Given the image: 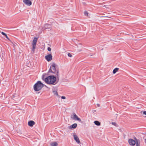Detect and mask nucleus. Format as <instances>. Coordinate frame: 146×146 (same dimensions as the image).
<instances>
[{
  "mask_svg": "<svg viewBox=\"0 0 146 146\" xmlns=\"http://www.w3.org/2000/svg\"><path fill=\"white\" fill-rule=\"evenodd\" d=\"M56 76L54 75L49 76L45 78V82L49 84L54 85L56 81Z\"/></svg>",
  "mask_w": 146,
  "mask_h": 146,
  "instance_id": "f257e3e1",
  "label": "nucleus"
},
{
  "mask_svg": "<svg viewBox=\"0 0 146 146\" xmlns=\"http://www.w3.org/2000/svg\"><path fill=\"white\" fill-rule=\"evenodd\" d=\"M73 136L74 139V140L76 141V142L78 144L80 143V141L79 140V138L77 136V135H74Z\"/></svg>",
  "mask_w": 146,
  "mask_h": 146,
  "instance_id": "6e6552de",
  "label": "nucleus"
},
{
  "mask_svg": "<svg viewBox=\"0 0 146 146\" xmlns=\"http://www.w3.org/2000/svg\"><path fill=\"white\" fill-rule=\"evenodd\" d=\"M44 85L40 81H38L34 85V90L35 91H38L41 90Z\"/></svg>",
  "mask_w": 146,
  "mask_h": 146,
  "instance_id": "f03ea898",
  "label": "nucleus"
},
{
  "mask_svg": "<svg viewBox=\"0 0 146 146\" xmlns=\"http://www.w3.org/2000/svg\"><path fill=\"white\" fill-rule=\"evenodd\" d=\"M61 98L63 99H66V97L64 96H62L61 97Z\"/></svg>",
  "mask_w": 146,
  "mask_h": 146,
  "instance_id": "a878e982",
  "label": "nucleus"
},
{
  "mask_svg": "<svg viewBox=\"0 0 146 146\" xmlns=\"http://www.w3.org/2000/svg\"><path fill=\"white\" fill-rule=\"evenodd\" d=\"M23 2L25 5L30 6L32 5V2L29 0H23Z\"/></svg>",
  "mask_w": 146,
  "mask_h": 146,
  "instance_id": "423d86ee",
  "label": "nucleus"
},
{
  "mask_svg": "<svg viewBox=\"0 0 146 146\" xmlns=\"http://www.w3.org/2000/svg\"><path fill=\"white\" fill-rule=\"evenodd\" d=\"M68 56L70 57H71L72 56V55L70 53H68Z\"/></svg>",
  "mask_w": 146,
  "mask_h": 146,
  "instance_id": "412c9836",
  "label": "nucleus"
},
{
  "mask_svg": "<svg viewBox=\"0 0 146 146\" xmlns=\"http://www.w3.org/2000/svg\"><path fill=\"white\" fill-rule=\"evenodd\" d=\"M45 58L48 62L50 61L52 59V56L50 54H48V55L45 56Z\"/></svg>",
  "mask_w": 146,
  "mask_h": 146,
  "instance_id": "20e7f679",
  "label": "nucleus"
},
{
  "mask_svg": "<svg viewBox=\"0 0 146 146\" xmlns=\"http://www.w3.org/2000/svg\"><path fill=\"white\" fill-rule=\"evenodd\" d=\"M79 50V51H81V50Z\"/></svg>",
  "mask_w": 146,
  "mask_h": 146,
  "instance_id": "7c9ffc66",
  "label": "nucleus"
},
{
  "mask_svg": "<svg viewBox=\"0 0 146 146\" xmlns=\"http://www.w3.org/2000/svg\"><path fill=\"white\" fill-rule=\"evenodd\" d=\"M136 146H140V141H138V140L136 142Z\"/></svg>",
  "mask_w": 146,
  "mask_h": 146,
  "instance_id": "a211bd4d",
  "label": "nucleus"
},
{
  "mask_svg": "<svg viewBox=\"0 0 146 146\" xmlns=\"http://www.w3.org/2000/svg\"><path fill=\"white\" fill-rule=\"evenodd\" d=\"M35 122L32 120H31L29 121L28 122V125L31 127H33V126L35 125Z\"/></svg>",
  "mask_w": 146,
  "mask_h": 146,
  "instance_id": "1a4fd4ad",
  "label": "nucleus"
},
{
  "mask_svg": "<svg viewBox=\"0 0 146 146\" xmlns=\"http://www.w3.org/2000/svg\"><path fill=\"white\" fill-rule=\"evenodd\" d=\"M96 111V110H95V111Z\"/></svg>",
  "mask_w": 146,
  "mask_h": 146,
  "instance_id": "2f4dec72",
  "label": "nucleus"
},
{
  "mask_svg": "<svg viewBox=\"0 0 146 146\" xmlns=\"http://www.w3.org/2000/svg\"><path fill=\"white\" fill-rule=\"evenodd\" d=\"M119 68H116L114 69L113 70V74H115L117 71H118Z\"/></svg>",
  "mask_w": 146,
  "mask_h": 146,
  "instance_id": "2eb2a0df",
  "label": "nucleus"
},
{
  "mask_svg": "<svg viewBox=\"0 0 146 146\" xmlns=\"http://www.w3.org/2000/svg\"><path fill=\"white\" fill-rule=\"evenodd\" d=\"M51 146H57L58 144L56 142H54L51 143Z\"/></svg>",
  "mask_w": 146,
  "mask_h": 146,
  "instance_id": "4468645a",
  "label": "nucleus"
},
{
  "mask_svg": "<svg viewBox=\"0 0 146 146\" xmlns=\"http://www.w3.org/2000/svg\"><path fill=\"white\" fill-rule=\"evenodd\" d=\"M15 96L13 95L12 96V99H14L15 98Z\"/></svg>",
  "mask_w": 146,
  "mask_h": 146,
  "instance_id": "cd10ccee",
  "label": "nucleus"
},
{
  "mask_svg": "<svg viewBox=\"0 0 146 146\" xmlns=\"http://www.w3.org/2000/svg\"><path fill=\"white\" fill-rule=\"evenodd\" d=\"M84 15H85V16H88V12L87 11H85L84 12Z\"/></svg>",
  "mask_w": 146,
  "mask_h": 146,
  "instance_id": "6ab92c4d",
  "label": "nucleus"
},
{
  "mask_svg": "<svg viewBox=\"0 0 146 146\" xmlns=\"http://www.w3.org/2000/svg\"><path fill=\"white\" fill-rule=\"evenodd\" d=\"M128 141L129 144L131 145L134 146L136 143V141L132 139H129Z\"/></svg>",
  "mask_w": 146,
  "mask_h": 146,
  "instance_id": "39448f33",
  "label": "nucleus"
},
{
  "mask_svg": "<svg viewBox=\"0 0 146 146\" xmlns=\"http://www.w3.org/2000/svg\"><path fill=\"white\" fill-rule=\"evenodd\" d=\"M50 25L48 24H46L44 25V28L45 29H50Z\"/></svg>",
  "mask_w": 146,
  "mask_h": 146,
  "instance_id": "9b49d317",
  "label": "nucleus"
},
{
  "mask_svg": "<svg viewBox=\"0 0 146 146\" xmlns=\"http://www.w3.org/2000/svg\"><path fill=\"white\" fill-rule=\"evenodd\" d=\"M96 111V110H95V111Z\"/></svg>",
  "mask_w": 146,
  "mask_h": 146,
  "instance_id": "473e14b6",
  "label": "nucleus"
},
{
  "mask_svg": "<svg viewBox=\"0 0 146 146\" xmlns=\"http://www.w3.org/2000/svg\"><path fill=\"white\" fill-rule=\"evenodd\" d=\"M73 115H74L73 117H71L72 118L76 120L80 121H81V119L79 118L75 113H74Z\"/></svg>",
  "mask_w": 146,
  "mask_h": 146,
  "instance_id": "0eeeda50",
  "label": "nucleus"
},
{
  "mask_svg": "<svg viewBox=\"0 0 146 146\" xmlns=\"http://www.w3.org/2000/svg\"><path fill=\"white\" fill-rule=\"evenodd\" d=\"M47 50L48 51H50L51 50V48H50L48 47L47 48Z\"/></svg>",
  "mask_w": 146,
  "mask_h": 146,
  "instance_id": "b1692460",
  "label": "nucleus"
},
{
  "mask_svg": "<svg viewBox=\"0 0 146 146\" xmlns=\"http://www.w3.org/2000/svg\"><path fill=\"white\" fill-rule=\"evenodd\" d=\"M1 33L2 34V35H3L5 36V37H6V38H7L8 40H9V39L8 37L7 34H6V33H5L3 32H1Z\"/></svg>",
  "mask_w": 146,
  "mask_h": 146,
  "instance_id": "dca6fc26",
  "label": "nucleus"
},
{
  "mask_svg": "<svg viewBox=\"0 0 146 146\" xmlns=\"http://www.w3.org/2000/svg\"><path fill=\"white\" fill-rule=\"evenodd\" d=\"M96 105L98 107H99L100 106V105L99 104H97Z\"/></svg>",
  "mask_w": 146,
  "mask_h": 146,
  "instance_id": "bb28decb",
  "label": "nucleus"
},
{
  "mask_svg": "<svg viewBox=\"0 0 146 146\" xmlns=\"http://www.w3.org/2000/svg\"><path fill=\"white\" fill-rule=\"evenodd\" d=\"M53 92L54 95H56L57 96H58V92L56 91H53Z\"/></svg>",
  "mask_w": 146,
  "mask_h": 146,
  "instance_id": "aec40b11",
  "label": "nucleus"
},
{
  "mask_svg": "<svg viewBox=\"0 0 146 146\" xmlns=\"http://www.w3.org/2000/svg\"><path fill=\"white\" fill-rule=\"evenodd\" d=\"M94 123L97 126H100L101 125V123L98 121H95L94 122Z\"/></svg>",
  "mask_w": 146,
  "mask_h": 146,
  "instance_id": "ddd939ff",
  "label": "nucleus"
},
{
  "mask_svg": "<svg viewBox=\"0 0 146 146\" xmlns=\"http://www.w3.org/2000/svg\"><path fill=\"white\" fill-rule=\"evenodd\" d=\"M116 124V123H115V122H112V124L113 125H115Z\"/></svg>",
  "mask_w": 146,
  "mask_h": 146,
  "instance_id": "c85d7f7f",
  "label": "nucleus"
},
{
  "mask_svg": "<svg viewBox=\"0 0 146 146\" xmlns=\"http://www.w3.org/2000/svg\"><path fill=\"white\" fill-rule=\"evenodd\" d=\"M36 44H33V48L32 49V51L34 52L35 51V48L36 47Z\"/></svg>",
  "mask_w": 146,
  "mask_h": 146,
  "instance_id": "f3484780",
  "label": "nucleus"
},
{
  "mask_svg": "<svg viewBox=\"0 0 146 146\" xmlns=\"http://www.w3.org/2000/svg\"><path fill=\"white\" fill-rule=\"evenodd\" d=\"M142 112H143V114L146 115V111H141V113Z\"/></svg>",
  "mask_w": 146,
  "mask_h": 146,
  "instance_id": "4be33fe9",
  "label": "nucleus"
},
{
  "mask_svg": "<svg viewBox=\"0 0 146 146\" xmlns=\"http://www.w3.org/2000/svg\"><path fill=\"white\" fill-rule=\"evenodd\" d=\"M134 139L135 140V141H136V142H137V140H138V141H140V140L139 139H137L135 137H134Z\"/></svg>",
  "mask_w": 146,
  "mask_h": 146,
  "instance_id": "5701e85b",
  "label": "nucleus"
},
{
  "mask_svg": "<svg viewBox=\"0 0 146 146\" xmlns=\"http://www.w3.org/2000/svg\"><path fill=\"white\" fill-rule=\"evenodd\" d=\"M103 7H106V5H105L103 6Z\"/></svg>",
  "mask_w": 146,
  "mask_h": 146,
  "instance_id": "c756f323",
  "label": "nucleus"
},
{
  "mask_svg": "<svg viewBox=\"0 0 146 146\" xmlns=\"http://www.w3.org/2000/svg\"><path fill=\"white\" fill-rule=\"evenodd\" d=\"M77 126V124L75 123L69 127V128L71 129H73L76 128Z\"/></svg>",
  "mask_w": 146,
  "mask_h": 146,
  "instance_id": "9d476101",
  "label": "nucleus"
},
{
  "mask_svg": "<svg viewBox=\"0 0 146 146\" xmlns=\"http://www.w3.org/2000/svg\"><path fill=\"white\" fill-rule=\"evenodd\" d=\"M37 38L36 37L34 38L33 42V44L36 45L37 41Z\"/></svg>",
  "mask_w": 146,
  "mask_h": 146,
  "instance_id": "f8f14e48",
  "label": "nucleus"
},
{
  "mask_svg": "<svg viewBox=\"0 0 146 146\" xmlns=\"http://www.w3.org/2000/svg\"><path fill=\"white\" fill-rule=\"evenodd\" d=\"M45 76L44 75H43L42 76V79L44 81L45 78L44 79Z\"/></svg>",
  "mask_w": 146,
  "mask_h": 146,
  "instance_id": "393cba45",
  "label": "nucleus"
},
{
  "mask_svg": "<svg viewBox=\"0 0 146 146\" xmlns=\"http://www.w3.org/2000/svg\"><path fill=\"white\" fill-rule=\"evenodd\" d=\"M48 73H52L55 74L58 76L59 75V72L58 70H56V64L54 63H53L49 70Z\"/></svg>",
  "mask_w": 146,
  "mask_h": 146,
  "instance_id": "7ed1b4c3",
  "label": "nucleus"
}]
</instances>
